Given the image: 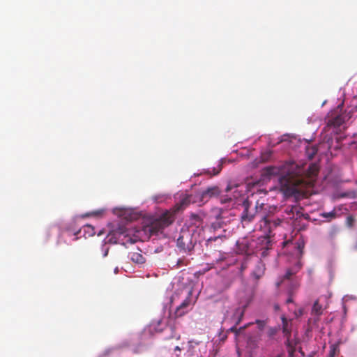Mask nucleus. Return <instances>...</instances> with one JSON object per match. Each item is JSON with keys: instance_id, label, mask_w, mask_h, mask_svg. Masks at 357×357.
<instances>
[{"instance_id": "nucleus-39", "label": "nucleus", "mask_w": 357, "mask_h": 357, "mask_svg": "<svg viewBox=\"0 0 357 357\" xmlns=\"http://www.w3.org/2000/svg\"><path fill=\"white\" fill-rule=\"evenodd\" d=\"M300 352L303 356H304V353L302 351L301 349H300Z\"/></svg>"}, {"instance_id": "nucleus-35", "label": "nucleus", "mask_w": 357, "mask_h": 357, "mask_svg": "<svg viewBox=\"0 0 357 357\" xmlns=\"http://www.w3.org/2000/svg\"><path fill=\"white\" fill-rule=\"evenodd\" d=\"M108 252H109V248H106L105 250H104V254H103V257H106L108 254Z\"/></svg>"}, {"instance_id": "nucleus-10", "label": "nucleus", "mask_w": 357, "mask_h": 357, "mask_svg": "<svg viewBox=\"0 0 357 357\" xmlns=\"http://www.w3.org/2000/svg\"><path fill=\"white\" fill-rule=\"evenodd\" d=\"M236 252L240 255H250V244L248 239L243 238L236 242Z\"/></svg>"}, {"instance_id": "nucleus-12", "label": "nucleus", "mask_w": 357, "mask_h": 357, "mask_svg": "<svg viewBox=\"0 0 357 357\" xmlns=\"http://www.w3.org/2000/svg\"><path fill=\"white\" fill-rule=\"evenodd\" d=\"M157 220L161 222V224H162L163 226L167 227L173 222L174 218L170 212L166 211Z\"/></svg>"}, {"instance_id": "nucleus-34", "label": "nucleus", "mask_w": 357, "mask_h": 357, "mask_svg": "<svg viewBox=\"0 0 357 357\" xmlns=\"http://www.w3.org/2000/svg\"><path fill=\"white\" fill-rule=\"evenodd\" d=\"M293 302V299H292V297L291 296H289L287 300L286 301V303L288 304V303H291Z\"/></svg>"}, {"instance_id": "nucleus-8", "label": "nucleus", "mask_w": 357, "mask_h": 357, "mask_svg": "<svg viewBox=\"0 0 357 357\" xmlns=\"http://www.w3.org/2000/svg\"><path fill=\"white\" fill-rule=\"evenodd\" d=\"M259 249L261 251V257H266L268 255V250L271 249L272 243L268 236H261L258 238Z\"/></svg>"}, {"instance_id": "nucleus-5", "label": "nucleus", "mask_w": 357, "mask_h": 357, "mask_svg": "<svg viewBox=\"0 0 357 357\" xmlns=\"http://www.w3.org/2000/svg\"><path fill=\"white\" fill-rule=\"evenodd\" d=\"M342 108V105H339L337 108V111L334 116L329 119L328 121V125L331 126L335 128L340 127L342 126L346 121L349 120L351 118V116L349 114L342 113L340 114H337L338 110L341 111Z\"/></svg>"}, {"instance_id": "nucleus-18", "label": "nucleus", "mask_w": 357, "mask_h": 357, "mask_svg": "<svg viewBox=\"0 0 357 357\" xmlns=\"http://www.w3.org/2000/svg\"><path fill=\"white\" fill-rule=\"evenodd\" d=\"M190 298H185L181 305L176 308V314L177 316H182L185 314V312L183 311V309L188 307L190 305Z\"/></svg>"}, {"instance_id": "nucleus-6", "label": "nucleus", "mask_w": 357, "mask_h": 357, "mask_svg": "<svg viewBox=\"0 0 357 357\" xmlns=\"http://www.w3.org/2000/svg\"><path fill=\"white\" fill-rule=\"evenodd\" d=\"M164 228H165V227L161 224V222L155 220L150 225L144 226L143 231L148 236V238H150L151 236L157 235L159 232H161Z\"/></svg>"}, {"instance_id": "nucleus-21", "label": "nucleus", "mask_w": 357, "mask_h": 357, "mask_svg": "<svg viewBox=\"0 0 357 357\" xmlns=\"http://www.w3.org/2000/svg\"><path fill=\"white\" fill-rule=\"evenodd\" d=\"M323 312L321 305L319 304V301H316L312 306V313L313 314L320 316Z\"/></svg>"}, {"instance_id": "nucleus-36", "label": "nucleus", "mask_w": 357, "mask_h": 357, "mask_svg": "<svg viewBox=\"0 0 357 357\" xmlns=\"http://www.w3.org/2000/svg\"><path fill=\"white\" fill-rule=\"evenodd\" d=\"M232 187L230 185H228L227 187L225 189L226 192H229L231 190Z\"/></svg>"}, {"instance_id": "nucleus-9", "label": "nucleus", "mask_w": 357, "mask_h": 357, "mask_svg": "<svg viewBox=\"0 0 357 357\" xmlns=\"http://www.w3.org/2000/svg\"><path fill=\"white\" fill-rule=\"evenodd\" d=\"M220 194L219 188L217 186L208 187L204 190L200 195V201L207 202L211 197L218 196Z\"/></svg>"}, {"instance_id": "nucleus-28", "label": "nucleus", "mask_w": 357, "mask_h": 357, "mask_svg": "<svg viewBox=\"0 0 357 357\" xmlns=\"http://www.w3.org/2000/svg\"><path fill=\"white\" fill-rule=\"evenodd\" d=\"M296 248L299 250L301 253H302L303 250L304 248V243L302 241L296 242Z\"/></svg>"}, {"instance_id": "nucleus-11", "label": "nucleus", "mask_w": 357, "mask_h": 357, "mask_svg": "<svg viewBox=\"0 0 357 357\" xmlns=\"http://www.w3.org/2000/svg\"><path fill=\"white\" fill-rule=\"evenodd\" d=\"M282 325V333L287 340H291V333L292 330L291 320L287 319L284 315L281 317Z\"/></svg>"}, {"instance_id": "nucleus-32", "label": "nucleus", "mask_w": 357, "mask_h": 357, "mask_svg": "<svg viewBox=\"0 0 357 357\" xmlns=\"http://www.w3.org/2000/svg\"><path fill=\"white\" fill-rule=\"evenodd\" d=\"M236 313H238L239 316H240V317L238 319V321H237V324H238L241 321L242 317L243 316L244 311L243 310H240L238 309L236 310Z\"/></svg>"}, {"instance_id": "nucleus-25", "label": "nucleus", "mask_w": 357, "mask_h": 357, "mask_svg": "<svg viewBox=\"0 0 357 357\" xmlns=\"http://www.w3.org/2000/svg\"><path fill=\"white\" fill-rule=\"evenodd\" d=\"M268 322V319L266 320H260V319H256L254 324H256L257 325V328L260 331H263ZM251 324H253V323H251ZM250 325V324H249Z\"/></svg>"}, {"instance_id": "nucleus-22", "label": "nucleus", "mask_w": 357, "mask_h": 357, "mask_svg": "<svg viewBox=\"0 0 357 357\" xmlns=\"http://www.w3.org/2000/svg\"><path fill=\"white\" fill-rule=\"evenodd\" d=\"M221 169H222V165L218 164L217 167L208 168L206 170V173L209 175L215 176V175H218L220 172Z\"/></svg>"}, {"instance_id": "nucleus-19", "label": "nucleus", "mask_w": 357, "mask_h": 357, "mask_svg": "<svg viewBox=\"0 0 357 357\" xmlns=\"http://www.w3.org/2000/svg\"><path fill=\"white\" fill-rule=\"evenodd\" d=\"M280 173V169L273 166H269L264 169L263 174L266 176L276 175Z\"/></svg>"}, {"instance_id": "nucleus-23", "label": "nucleus", "mask_w": 357, "mask_h": 357, "mask_svg": "<svg viewBox=\"0 0 357 357\" xmlns=\"http://www.w3.org/2000/svg\"><path fill=\"white\" fill-rule=\"evenodd\" d=\"M279 329V327H269L266 332L267 336L271 339L273 338L278 333Z\"/></svg>"}, {"instance_id": "nucleus-31", "label": "nucleus", "mask_w": 357, "mask_h": 357, "mask_svg": "<svg viewBox=\"0 0 357 357\" xmlns=\"http://www.w3.org/2000/svg\"><path fill=\"white\" fill-rule=\"evenodd\" d=\"M248 344L252 348H256L257 347V342L255 340H252L251 338L248 340Z\"/></svg>"}, {"instance_id": "nucleus-26", "label": "nucleus", "mask_w": 357, "mask_h": 357, "mask_svg": "<svg viewBox=\"0 0 357 357\" xmlns=\"http://www.w3.org/2000/svg\"><path fill=\"white\" fill-rule=\"evenodd\" d=\"M317 152V149L314 146L307 148L306 150V153L310 159L313 158V157L316 155Z\"/></svg>"}, {"instance_id": "nucleus-13", "label": "nucleus", "mask_w": 357, "mask_h": 357, "mask_svg": "<svg viewBox=\"0 0 357 357\" xmlns=\"http://www.w3.org/2000/svg\"><path fill=\"white\" fill-rule=\"evenodd\" d=\"M342 208V206H339L337 207H335L334 209L328 213H323L321 216L326 218H330L331 220L335 219L336 218L340 217L342 213L341 211Z\"/></svg>"}, {"instance_id": "nucleus-24", "label": "nucleus", "mask_w": 357, "mask_h": 357, "mask_svg": "<svg viewBox=\"0 0 357 357\" xmlns=\"http://www.w3.org/2000/svg\"><path fill=\"white\" fill-rule=\"evenodd\" d=\"M355 222L356 219L353 215H349L346 218L345 225L349 229H351L354 227Z\"/></svg>"}, {"instance_id": "nucleus-20", "label": "nucleus", "mask_w": 357, "mask_h": 357, "mask_svg": "<svg viewBox=\"0 0 357 357\" xmlns=\"http://www.w3.org/2000/svg\"><path fill=\"white\" fill-rule=\"evenodd\" d=\"M130 259L133 262L136 264H143L145 261L143 255L138 252L130 253Z\"/></svg>"}, {"instance_id": "nucleus-42", "label": "nucleus", "mask_w": 357, "mask_h": 357, "mask_svg": "<svg viewBox=\"0 0 357 357\" xmlns=\"http://www.w3.org/2000/svg\"><path fill=\"white\" fill-rule=\"evenodd\" d=\"M276 357H282V355H281V354H280V355H278V356H277Z\"/></svg>"}, {"instance_id": "nucleus-30", "label": "nucleus", "mask_w": 357, "mask_h": 357, "mask_svg": "<svg viewBox=\"0 0 357 357\" xmlns=\"http://www.w3.org/2000/svg\"><path fill=\"white\" fill-rule=\"evenodd\" d=\"M221 238V236H215V237H211L209 238L208 239H207L206 241V245H208L210 243H211L212 241H215L218 239H220Z\"/></svg>"}, {"instance_id": "nucleus-4", "label": "nucleus", "mask_w": 357, "mask_h": 357, "mask_svg": "<svg viewBox=\"0 0 357 357\" xmlns=\"http://www.w3.org/2000/svg\"><path fill=\"white\" fill-rule=\"evenodd\" d=\"M196 244V240L193 239L192 234L189 231L181 232L177 239V246L185 252H190Z\"/></svg>"}, {"instance_id": "nucleus-16", "label": "nucleus", "mask_w": 357, "mask_h": 357, "mask_svg": "<svg viewBox=\"0 0 357 357\" xmlns=\"http://www.w3.org/2000/svg\"><path fill=\"white\" fill-rule=\"evenodd\" d=\"M284 212L289 215L290 219H296L299 217L298 207L297 206H287Z\"/></svg>"}, {"instance_id": "nucleus-7", "label": "nucleus", "mask_w": 357, "mask_h": 357, "mask_svg": "<svg viewBox=\"0 0 357 357\" xmlns=\"http://www.w3.org/2000/svg\"><path fill=\"white\" fill-rule=\"evenodd\" d=\"M167 327V322L164 318H158L153 319L149 326L150 333H161Z\"/></svg>"}, {"instance_id": "nucleus-1", "label": "nucleus", "mask_w": 357, "mask_h": 357, "mask_svg": "<svg viewBox=\"0 0 357 357\" xmlns=\"http://www.w3.org/2000/svg\"><path fill=\"white\" fill-rule=\"evenodd\" d=\"M318 172L319 167L316 164H310L307 169L291 165L280 179L281 190L286 196H296L302 192L303 188L313 185Z\"/></svg>"}, {"instance_id": "nucleus-14", "label": "nucleus", "mask_w": 357, "mask_h": 357, "mask_svg": "<svg viewBox=\"0 0 357 357\" xmlns=\"http://www.w3.org/2000/svg\"><path fill=\"white\" fill-rule=\"evenodd\" d=\"M298 342L293 340H286L285 345L287 349L288 357H294V353L296 351V347Z\"/></svg>"}, {"instance_id": "nucleus-40", "label": "nucleus", "mask_w": 357, "mask_h": 357, "mask_svg": "<svg viewBox=\"0 0 357 357\" xmlns=\"http://www.w3.org/2000/svg\"><path fill=\"white\" fill-rule=\"evenodd\" d=\"M283 243H284V245H286V244L289 243V242L286 241V242H284Z\"/></svg>"}, {"instance_id": "nucleus-2", "label": "nucleus", "mask_w": 357, "mask_h": 357, "mask_svg": "<svg viewBox=\"0 0 357 357\" xmlns=\"http://www.w3.org/2000/svg\"><path fill=\"white\" fill-rule=\"evenodd\" d=\"M243 206L244 210L241 213V220L243 225L252 222L257 214H259L261 216L266 211L265 205L263 203L259 204V202L256 203L253 208H250V204L248 200L244 201Z\"/></svg>"}, {"instance_id": "nucleus-33", "label": "nucleus", "mask_w": 357, "mask_h": 357, "mask_svg": "<svg viewBox=\"0 0 357 357\" xmlns=\"http://www.w3.org/2000/svg\"><path fill=\"white\" fill-rule=\"evenodd\" d=\"M231 201V198H227V199H220V202H221L222 204L229 202Z\"/></svg>"}, {"instance_id": "nucleus-27", "label": "nucleus", "mask_w": 357, "mask_h": 357, "mask_svg": "<svg viewBox=\"0 0 357 357\" xmlns=\"http://www.w3.org/2000/svg\"><path fill=\"white\" fill-rule=\"evenodd\" d=\"M335 352H336V347L335 345H332L330 347L328 357H334L335 355Z\"/></svg>"}, {"instance_id": "nucleus-29", "label": "nucleus", "mask_w": 357, "mask_h": 357, "mask_svg": "<svg viewBox=\"0 0 357 357\" xmlns=\"http://www.w3.org/2000/svg\"><path fill=\"white\" fill-rule=\"evenodd\" d=\"M190 218H191V220H195V222H201V220H202V219H201L200 216H199V215H197V214H195V213L191 214V215H190Z\"/></svg>"}, {"instance_id": "nucleus-41", "label": "nucleus", "mask_w": 357, "mask_h": 357, "mask_svg": "<svg viewBox=\"0 0 357 357\" xmlns=\"http://www.w3.org/2000/svg\"><path fill=\"white\" fill-rule=\"evenodd\" d=\"M355 248L357 250V241H356V243L355 245Z\"/></svg>"}, {"instance_id": "nucleus-3", "label": "nucleus", "mask_w": 357, "mask_h": 357, "mask_svg": "<svg viewBox=\"0 0 357 357\" xmlns=\"http://www.w3.org/2000/svg\"><path fill=\"white\" fill-rule=\"evenodd\" d=\"M282 223V220L280 218H271L266 213L261 215V219L259 222V228L264 233V236H270L274 229L278 227Z\"/></svg>"}, {"instance_id": "nucleus-15", "label": "nucleus", "mask_w": 357, "mask_h": 357, "mask_svg": "<svg viewBox=\"0 0 357 357\" xmlns=\"http://www.w3.org/2000/svg\"><path fill=\"white\" fill-rule=\"evenodd\" d=\"M195 201L192 200V195L186 196L184 198H183L179 203L176 204V211H178L184 209L187 206L190 204V202H194Z\"/></svg>"}, {"instance_id": "nucleus-37", "label": "nucleus", "mask_w": 357, "mask_h": 357, "mask_svg": "<svg viewBox=\"0 0 357 357\" xmlns=\"http://www.w3.org/2000/svg\"><path fill=\"white\" fill-rule=\"evenodd\" d=\"M274 308L275 310H278L279 309V305L278 304H275Z\"/></svg>"}, {"instance_id": "nucleus-38", "label": "nucleus", "mask_w": 357, "mask_h": 357, "mask_svg": "<svg viewBox=\"0 0 357 357\" xmlns=\"http://www.w3.org/2000/svg\"><path fill=\"white\" fill-rule=\"evenodd\" d=\"M175 351H181V349L179 348L178 346H176L174 349Z\"/></svg>"}, {"instance_id": "nucleus-17", "label": "nucleus", "mask_w": 357, "mask_h": 357, "mask_svg": "<svg viewBox=\"0 0 357 357\" xmlns=\"http://www.w3.org/2000/svg\"><path fill=\"white\" fill-rule=\"evenodd\" d=\"M301 263L300 261H298L297 264L293 268L287 270L286 273L284 275V279H290L292 275H295L301 270Z\"/></svg>"}]
</instances>
